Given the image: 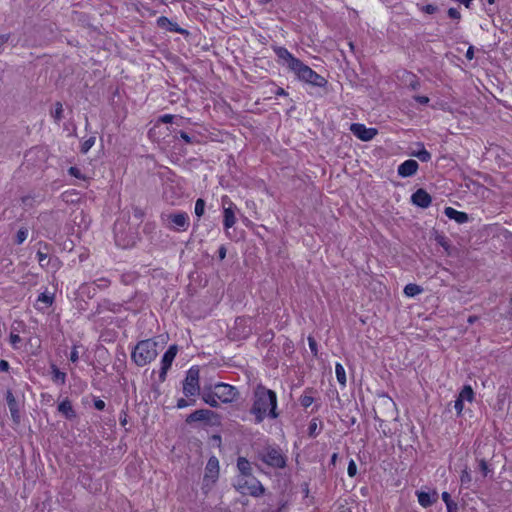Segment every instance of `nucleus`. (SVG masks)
I'll list each match as a JSON object with an SVG mask.
<instances>
[{"instance_id": "nucleus-11", "label": "nucleus", "mask_w": 512, "mask_h": 512, "mask_svg": "<svg viewBox=\"0 0 512 512\" xmlns=\"http://www.w3.org/2000/svg\"><path fill=\"white\" fill-rule=\"evenodd\" d=\"M411 201L420 208H428L431 205L432 197L426 190L419 188L412 194Z\"/></svg>"}, {"instance_id": "nucleus-54", "label": "nucleus", "mask_w": 512, "mask_h": 512, "mask_svg": "<svg viewBox=\"0 0 512 512\" xmlns=\"http://www.w3.org/2000/svg\"><path fill=\"white\" fill-rule=\"evenodd\" d=\"M179 136L182 140H184L187 144L193 143L192 138L184 131L179 132Z\"/></svg>"}, {"instance_id": "nucleus-4", "label": "nucleus", "mask_w": 512, "mask_h": 512, "mask_svg": "<svg viewBox=\"0 0 512 512\" xmlns=\"http://www.w3.org/2000/svg\"><path fill=\"white\" fill-rule=\"evenodd\" d=\"M160 219L162 225L175 232H185L188 230L190 225L189 216L183 211L162 213Z\"/></svg>"}, {"instance_id": "nucleus-5", "label": "nucleus", "mask_w": 512, "mask_h": 512, "mask_svg": "<svg viewBox=\"0 0 512 512\" xmlns=\"http://www.w3.org/2000/svg\"><path fill=\"white\" fill-rule=\"evenodd\" d=\"M292 72L295 73L299 80L309 83L313 86L324 87L327 84V80L323 76L315 72L302 61L298 63Z\"/></svg>"}, {"instance_id": "nucleus-63", "label": "nucleus", "mask_w": 512, "mask_h": 512, "mask_svg": "<svg viewBox=\"0 0 512 512\" xmlns=\"http://www.w3.org/2000/svg\"><path fill=\"white\" fill-rule=\"evenodd\" d=\"M441 497H442V500L445 502V504H447L448 502H450L452 500L450 494L446 491H444L442 493Z\"/></svg>"}, {"instance_id": "nucleus-46", "label": "nucleus", "mask_w": 512, "mask_h": 512, "mask_svg": "<svg viewBox=\"0 0 512 512\" xmlns=\"http://www.w3.org/2000/svg\"><path fill=\"white\" fill-rule=\"evenodd\" d=\"M436 240H437V243H438L440 246H442L445 250H448V249H449L450 245H449V242H448V240H447V238H446V237H444V236H438V237L436 238Z\"/></svg>"}, {"instance_id": "nucleus-7", "label": "nucleus", "mask_w": 512, "mask_h": 512, "mask_svg": "<svg viewBox=\"0 0 512 512\" xmlns=\"http://www.w3.org/2000/svg\"><path fill=\"white\" fill-rule=\"evenodd\" d=\"M183 393L186 397L200 394L199 368L197 366H193L187 371L183 381Z\"/></svg>"}, {"instance_id": "nucleus-27", "label": "nucleus", "mask_w": 512, "mask_h": 512, "mask_svg": "<svg viewBox=\"0 0 512 512\" xmlns=\"http://www.w3.org/2000/svg\"><path fill=\"white\" fill-rule=\"evenodd\" d=\"M52 380L59 382L61 385L65 384L66 374L60 371L55 365H52Z\"/></svg>"}, {"instance_id": "nucleus-25", "label": "nucleus", "mask_w": 512, "mask_h": 512, "mask_svg": "<svg viewBox=\"0 0 512 512\" xmlns=\"http://www.w3.org/2000/svg\"><path fill=\"white\" fill-rule=\"evenodd\" d=\"M422 291H423V288L414 283L407 284L404 288V293L408 297H414V296L422 293Z\"/></svg>"}, {"instance_id": "nucleus-3", "label": "nucleus", "mask_w": 512, "mask_h": 512, "mask_svg": "<svg viewBox=\"0 0 512 512\" xmlns=\"http://www.w3.org/2000/svg\"><path fill=\"white\" fill-rule=\"evenodd\" d=\"M257 456L263 463L272 468L283 469L287 465V457L275 445L265 446L262 450L258 451Z\"/></svg>"}, {"instance_id": "nucleus-18", "label": "nucleus", "mask_w": 512, "mask_h": 512, "mask_svg": "<svg viewBox=\"0 0 512 512\" xmlns=\"http://www.w3.org/2000/svg\"><path fill=\"white\" fill-rule=\"evenodd\" d=\"M202 400L213 408L219 407V400L216 395H214V387L213 386H205L201 393Z\"/></svg>"}, {"instance_id": "nucleus-35", "label": "nucleus", "mask_w": 512, "mask_h": 512, "mask_svg": "<svg viewBox=\"0 0 512 512\" xmlns=\"http://www.w3.org/2000/svg\"><path fill=\"white\" fill-rule=\"evenodd\" d=\"M301 406L308 408L314 401V398L309 395H302L299 399Z\"/></svg>"}, {"instance_id": "nucleus-38", "label": "nucleus", "mask_w": 512, "mask_h": 512, "mask_svg": "<svg viewBox=\"0 0 512 512\" xmlns=\"http://www.w3.org/2000/svg\"><path fill=\"white\" fill-rule=\"evenodd\" d=\"M472 480L471 474L468 471L467 467L462 471V474L460 476V481L462 485L469 484Z\"/></svg>"}, {"instance_id": "nucleus-41", "label": "nucleus", "mask_w": 512, "mask_h": 512, "mask_svg": "<svg viewBox=\"0 0 512 512\" xmlns=\"http://www.w3.org/2000/svg\"><path fill=\"white\" fill-rule=\"evenodd\" d=\"M347 473L350 477H354L357 474V465L353 459L348 464Z\"/></svg>"}, {"instance_id": "nucleus-13", "label": "nucleus", "mask_w": 512, "mask_h": 512, "mask_svg": "<svg viewBox=\"0 0 512 512\" xmlns=\"http://www.w3.org/2000/svg\"><path fill=\"white\" fill-rule=\"evenodd\" d=\"M216 416L215 412L209 409L195 410L186 417L185 422L191 424L194 422L210 421L212 417Z\"/></svg>"}, {"instance_id": "nucleus-32", "label": "nucleus", "mask_w": 512, "mask_h": 512, "mask_svg": "<svg viewBox=\"0 0 512 512\" xmlns=\"http://www.w3.org/2000/svg\"><path fill=\"white\" fill-rule=\"evenodd\" d=\"M95 139L96 138L94 136H91L90 138L85 140L82 143L81 148H80L81 153L86 154L91 149V147L95 144Z\"/></svg>"}, {"instance_id": "nucleus-36", "label": "nucleus", "mask_w": 512, "mask_h": 512, "mask_svg": "<svg viewBox=\"0 0 512 512\" xmlns=\"http://www.w3.org/2000/svg\"><path fill=\"white\" fill-rule=\"evenodd\" d=\"M478 467L484 477H486L488 473L491 471L487 462L484 459L479 460Z\"/></svg>"}, {"instance_id": "nucleus-26", "label": "nucleus", "mask_w": 512, "mask_h": 512, "mask_svg": "<svg viewBox=\"0 0 512 512\" xmlns=\"http://www.w3.org/2000/svg\"><path fill=\"white\" fill-rule=\"evenodd\" d=\"M463 401H473L474 399V391L470 385H465L458 396Z\"/></svg>"}, {"instance_id": "nucleus-6", "label": "nucleus", "mask_w": 512, "mask_h": 512, "mask_svg": "<svg viewBox=\"0 0 512 512\" xmlns=\"http://www.w3.org/2000/svg\"><path fill=\"white\" fill-rule=\"evenodd\" d=\"M234 487L241 494H249L253 497H260L265 493V487L255 477L238 478Z\"/></svg>"}, {"instance_id": "nucleus-55", "label": "nucleus", "mask_w": 512, "mask_h": 512, "mask_svg": "<svg viewBox=\"0 0 512 512\" xmlns=\"http://www.w3.org/2000/svg\"><path fill=\"white\" fill-rule=\"evenodd\" d=\"M79 359V356H78V351H77V347L74 346L71 353H70V360L75 363L77 362Z\"/></svg>"}, {"instance_id": "nucleus-50", "label": "nucleus", "mask_w": 512, "mask_h": 512, "mask_svg": "<svg viewBox=\"0 0 512 512\" xmlns=\"http://www.w3.org/2000/svg\"><path fill=\"white\" fill-rule=\"evenodd\" d=\"M446 507H447V512H458V505L456 502H454L453 500H451L450 502H448L446 504Z\"/></svg>"}, {"instance_id": "nucleus-44", "label": "nucleus", "mask_w": 512, "mask_h": 512, "mask_svg": "<svg viewBox=\"0 0 512 512\" xmlns=\"http://www.w3.org/2000/svg\"><path fill=\"white\" fill-rule=\"evenodd\" d=\"M68 173L71 175V176H74L78 179H83V175L81 173V171L77 168V167H70L69 170H68Z\"/></svg>"}, {"instance_id": "nucleus-16", "label": "nucleus", "mask_w": 512, "mask_h": 512, "mask_svg": "<svg viewBox=\"0 0 512 512\" xmlns=\"http://www.w3.org/2000/svg\"><path fill=\"white\" fill-rule=\"evenodd\" d=\"M157 26L161 29H166L171 32H176L182 35H188L189 32L178 26L177 23L172 22L165 16H161L157 19Z\"/></svg>"}, {"instance_id": "nucleus-51", "label": "nucleus", "mask_w": 512, "mask_h": 512, "mask_svg": "<svg viewBox=\"0 0 512 512\" xmlns=\"http://www.w3.org/2000/svg\"><path fill=\"white\" fill-rule=\"evenodd\" d=\"M105 406H106V404H105V402L103 400H101V399H95L94 400V407H95V409H97L99 411H102V410H104Z\"/></svg>"}, {"instance_id": "nucleus-48", "label": "nucleus", "mask_w": 512, "mask_h": 512, "mask_svg": "<svg viewBox=\"0 0 512 512\" xmlns=\"http://www.w3.org/2000/svg\"><path fill=\"white\" fill-rule=\"evenodd\" d=\"M464 401L460 399L459 397L455 400L454 408L457 411V414H461L463 407H464Z\"/></svg>"}, {"instance_id": "nucleus-2", "label": "nucleus", "mask_w": 512, "mask_h": 512, "mask_svg": "<svg viewBox=\"0 0 512 512\" xmlns=\"http://www.w3.org/2000/svg\"><path fill=\"white\" fill-rule=\"evenodd\" d=\"M157 355V343L153 339H146L137 343L131 353V359L137 366L143 367L152 362Z\"/></svg>"}, {"instance_id": "nucleus-64", "label": "nucleus", "mask_w": 512, "mask_h": 512, "mask_svg": "<svg viewBox=\"0 0 512 512\" xmlns=\"http://www.w3.org/2000/svg\"><path fill=\"white\" fill-rule=\"evenodd\" d=\"M9 37V34L0 35V47H2L9 40Z\"/></svg>"}, {"instance_id": "nucleus-23", "label": "nucleus", "mask_w": 512, "mask_h": 512, "mask_svg": "<svg viewBox=\"0 0 512 512\" xmlns=\"http://www.w3.org/2000/svg\"><path fill=\"white\" fill-rule=\"evenodd\" d=\"M58 411L69 420L74 419L76 417V412L68 399L63 400L58 405Z\"/></svg>"}, {"instance_id": "nucleus-17", "label": "nucleus", "mask_w": 512, "mask_h": 512, "mask_svg": "<svg viewBox=\"0 0 512 512\" xmlns=\"http://www.w3.org/2000/svg\"><path fill=\"white\" fill-rule=\"evenodd\" d=\"M417 496L419 504L424 508L430 507L438 499V493L435 490L432 492L420 491L417 492Z\"/></svg>"}, {"instance_id": "nucleus-40", "label": "nucleus", "mask_w": 512, "mask_h": 512, "mask_svg": "<svg viewBox=\"0 0 512 512\" xmlns=\"http://www.w3.org/2000/svg\"><path fill=\"white\" fill-rule=\"evenodd\" d=\"M195 402H196L195 399H191L190 401H188L184 398H180V399H178L176 406H177V408L182 409L187 406L194 405Z\"/></svg>"}, {"instance_id": "nucleus-10", "label": "nucleus", "mask_w": 512, "mask_h": 512, "mask_svg": "<svg viewBox=\"0 0 512 512\" xmlns=\"http://www.w3.org/2000/svg\"><path fill=\"white\" fill-rule=\"evenodd\" d=\"M350 131L362 141H370L378 133L375 128H367L364 124L360 123L351 124Z\"/></svg>"}, {"instance_id": "nucleus-53", "label": "nucleus", "mask_w": 512, "mask_h": 512, "mask_svg": "<svg viewBox=\"0 0 512 512\" xmlns=\"http://www.w3.org/2000/svg\"><path fill=\"white\" fill-rule=\"evenodd\" d=\"M414 100L422 105L429 103L430 99L427 96H414Z\"/></svg>"}, {"instance_id": "nucleus-61", "label": "nucleus", "mask_w": 512, "mask_h": 512, "mask_svg": "<svg viewBox=\"0 0 512 512\" xmlns=\"http://www.w3.org/2000/svg\"><path fill=\"white\" fill-rule=\"evenodd\" d=\"M120 424L122 426H125L127 424V414L126 412L122 411L119 418Z\"/></svg>"}, {"instance_id": "nucleus-52", "label": "nucleus", "mask_w": 512, "mask_h": 512, "mask_svg": "<svg viewBox=\"0 0 512 512\" xmlns=\"http://www.w3.org/2000/svg\"><path fill=\"white\" fill-rule=\"evenodd\" d=\"M170 368L169 367H165V366H162L161 365V369H160V372H159V379L161 382L165 381L166 379V375H167V372Z\"/></svg>"}, {"instance_id": "nucleus-28", "label": "nucleus", "mask_w": 512, "mask_h": 512, "mask_svg": "<svg viewBox=\"0 0 512 512\" xmlns=\"http://www.w3.org/2000/svg\"><path fill=\"white\" fill-rule=\"evenodd\" d=\"M335 374H336V378H337L338 382L342 386H345V384H346V373H345L344 367L340 363H337L336 366H335Z\"/></svg>"}, {"instance_id": "nucleus-19", "label": "nucleus", "mask_w": 512, "mask_h": 512, "mask_svg": "<svg viewBox=\"0 0 512 512\" xmlns=\"http://www.w3.org/2000/svg\"><path fill=\"white\" fill-rule=\"evenodd\" d=\"M444 214L451 220H455L458 224H464L469 221V215L465 212L458 211L452 207H446Z\"/></svg>"}, {"instance_id": "nucleus-21", "label": "nucleus", "mask_w": 512, "mask_h": 512, "mask_svg": "<svg viewBox=\"0 0 512 512\" xmlns=\"http://www.w3.org/2000/svg\"><path fill=\"white\" fill-rule=\"evenodd\" d=\"M237 468L240 472V478H249L252 476V467L251 463L245 457H238L237 459Z\"/></svg>"}, {"instance_id": "nucleus-9", "label": "nucleus", "mask_w": 512, "mask_h": 512, "mask_svg": "<svg viewBox=\"0 0 512 512\" xmlns=\"http://www.w3.org/2000/svg\"><path fill=\"white\" fill-rule=\"evenodd\" d=\"M222 205H223V225H224V228L226 230H228L236 222V217H235L236 206L228 198V196L222 197Z\"/></svg>"}, {"instance_id": "nucleus-39", "label": "nucleus", "mask_w": 512, "mask_h": 512, "mask_svg": "<svg viewBox=\"0 0 512 512\" xmlns=\"http://www.w3.org/2000/svg\"><path fill=\"white\" fill-rule=\"evenodd\" d=\"M317 420L316 419H312L310 424H309V427H308V434L310 437H315L317 436Z\"/></svg>"}, {"instance_id": "nucleus-60", "label": "nucleus", "mask_w": 512, "mask_h": 512, "mask_svg": "<svg viewBox=\"0 0 512 512\" xmlns=\"http://www.w3.org/2000/svg\"><path fill=\"white\" fill-rule=\"evenodd\" d=\"M97 286L101 289L107 288L109 286V281L106 279H99L97 281Z\"/></svg>"}, {"instance_id": "nucleus-56", "label": "nucleus", "mask_w": 512, "mask_h": 512, "mask_svg": "<svg viewBox=\"0 0 512 512\" xmlns=\"http://www.w3.org/2000/svg\"><path fill=\"white\" fill-rule=\"evenodd\" d=\"M227 249L224 245H221L218 249V257L220 260H224L226 257Z\"/></svg>"}, {"instance_id": "nucleus-24", "label": "nucleus", "mask_w": 512, "mask_h": 512, "mask_svg": "<svg viewBox=\"0 0 512 512\" xmlns=\"http://www.w3.org/2000/svg\"><path fill=\"white\" fill-rule=\"evenodd\" d=\"M177 352H178L177 345H171L168 348V350L164 353L162 360H161V365L170 368L174 358L176 357Z\"/></svg>"}, {"instance_id": "nucleus-57", "label": "nucleus", "mask_w": 512, "mask_h": 512, "mask_svg": "<svg viewBox=\"0 0 512 512\" xmlns=\"http://www.w3.org/2000/svg\"><path fill=\"white\" fill-rule=\"evenodd\" d=\"M21 341V338L18 334H14V333H11L10 334V342L12 345H16L17 343H19Z\"/></svg>"}, {"instance_id": "nucleus-49", "label": "nucleus", "mask_w": 512, "mask_h": 512, "mask_svg": "<svg viewBox=\"0 0 512 512\" xmlns=\"http://www.w3.org/2000/svg\"><path fill=\"white\" fill-rule=\"evenodd\" d=\"M422 10L428 14H434L435 12H437L438 7L433 4H428V5L424 6L422 8Z\"/></svg>"}, {"instance_id": "nucleus-20", "label": "nucleus", "mask_w": 512, "mask_h": 512, "mask_svg": "<svg viewBox=\"0 0 512 512\" xmlns=\"http://www.w3.org/2000/svg\"><path fill=\"white\" fill-rule=\"evenodd\" d=\"M6 401H7V405L9 407L13 421L15 423H19L20 414H19L18 404H17V401H16L13 393L10 390H8L6 393Z\"/></svg>"}, {"instance_id": "nucleus-29", "label": "nucleus", "mask_w": 512, "mask_h": 512, "mask_svg": "<svg viewBox=\"0 0 512 512\" xmlns=\"http://www.w3.org/2000/svg\"><path fill=\"white\" fill-rule=\"evenodd\" d=\"M55 109L51 112V116L56 122H60L63 118V105L61 102L55 103Z\"/></svg>"}, {"instance_id": "nucleus-42", "label": "nucleus", "mask_w": 512, "mask_h": 512, "mask_svg": "<svg viewBox=\"0 0 512 512\" xmlns=\"http://www.w3.org/2000/svg\"><path fill=\"white\" fill-rule=\"evenodd\" d=\"M38 301L39 302H43L47 305H51L53 303V297L52 296H49L47 295L46 293H41L39 296H38Z\"/></svg>"}, {"instance_id": "nucleus-33", "label": "nucleus", "mask_w": 512, "mask_h": 512, "mask_svg": "<svg viewBox=\"0 0 512 512\" xmlns=\"http://www.w3.org/2000/svg\"><path fill=\"white\" fill-rule=\"evenodd\" d=\"M409 77L410 81L408 87L411 88L412 90H418L420 88V81L417 78V76L414 74H409Z\"/></svg>"}, {"instance_id": "nucleus-31", "label": "nucleus", "mask_w": 512, "mask_h": 512, "mask_svg": "<svg viewBox=\"0 0 512 512\" xmlns=\"http://www.w3.org/2000/svg\"><path fill=\"white\" fill-rule=\"evenodd\" d=\"M414 156H416L422 162H428L431 160V153L425 148H422L418 152L414 153Z\"/></svg>"}, {"instance_id": "nucleus-45", "label": "nucleus", "mask_w": 512, "mask_h": 512, "mask_svg": "<svg viewBox=\"0 0 512 512\" xmlns=\"http://www.w3.org/2000/svg\"><path fill=\"white\" fill-rule=\"evenodd\" d=\"M177 118L176 116L174 115H171V114H165V115H162L159 117L158 119V122H162V123H173V120Z\"/></svg>"}, {"instance_id": "nucleus-12", "label": "nucleus", "mask_w": 512, "mask_h": 512, "mask_svg": "<svg viewBox=\"0 0 512 512\" xmlns=\"http://www.w3.org/2000/svg\"><path fill=\"white\" fill-rule=\"evenodd\" d=\"M275 54L279 59L283 60L289 70L293 71L298 63L301 61L298 58H295L286 48L284 47H275Z\"/></svg>"}, {"instance_id": "nucleus-62", "label": "nucleus", "mask_w": 512, "mask_h": 512, "mask_svg": "<svg viewBox=\"0 0 512 512\" xmlns=\"http://www.w3.org/2000/svg\"><path fill=\"white\" fill-rule=\"evenodd\" d=\"M122 226H123V224L120 222H116L114 225V233H115L116 239L118 238V233L122 229Z\"/></svg>"}, {"instance_id": "nucleus-30", "label": "nucleus", "mask_w": 512, "mask_h": 512, "mask_svg": "<svg viewBox=\"0 0 512 512\" xmlns=\"http://www.w3.org/2000/svg\"><path fill=\"white\" fill-rule=\"evenodd\" d=\"M205 201L202 198H198L195 203V214L198 218L202 217L205 212Z\"/></svg>"}, {"instance_id": "nucleus-59", "label": "nucleus", "mask_w": 512, "mask_h": 512, "mask_svg": "<svg viewBox=\"0 0 512 512\" xmlns=\"http://www.w3.org/2000/svg\"><path fill=\"white\" fill-rule=\"evenodd\" d=\"M465 57L468 60H472L474 58V47L473 46H469V48L466 51Z\"/></svg>"}, {"instance_id": "nucleus-58", "label": "nucleus", "mask_w": 512, "mask_h": 512, "mask_svg": "<svg viewBox=\"0 0 512 512\" xmlns=\"http://www.w3.org/2000/svg\"><path fill=\"white\" fill-rule=\"evenodd\" d=\"M10 368L9 363L6 360H0V371L7 372Z\"/></svg>"}, {"instance_id": "nucleus-15", "label": "nucleus", "mask_w": 512, "mask_h": 512, "mask_svg": "<svg viewBox=\"0 0 512 512\" xmlns=\"http://www.w3.org/2000/svg\"><path fill=\"white\" fill-rule=\"evenodd\" d=\"M418 167H419V165H418L417 161H415L413 159H409V160H406L403 163H401L398 166L397 171L401 177L406 178V177H411L414 174H416Z\"/></svg>"}, {"instance_id": "nucleus-43", "label": "nucleus", "mask_w": 512, "mask_h": 512, "mask_svg": "<svg viewBox=\"0 0 512 512\" xmlns=\"http://www.w3.org/2000/svg\"><path fill=\"white\" fill-rule=\"evenodd\" d=\"M308 344H309V348H310L311 352L316 356L317 352H318L316 340L313 337L309 336Z\"/></svg>"}, {"instance_id": "nucleus-14", "label": "nucleus", "mask_w": 512, "mask_h": 512, "mask_svg": "<svg viewBox=\"0 0 512 512\" xmlns=\"http://www.w3.org/2000/svg\"><path fill=\"white\" fill-rule=\"evenodd\" d=\"M219 475V461L215 456H212L205 467L204 481L211 480L215 482Z\"/></svg>"}, {"instance_id": "nucleus-47", "label": "nucleus", "mask_w": 512, "mask_h": 512, "mask_svg": "<svg viewBox=\"0 0 512 512\" xmlns=\"http://www.w3.org/2000/svg\"><path fill=\"white\" fill-rule=\"evenodd\" d=\"M447 13L448 16L452 19L459 20L461 18V14L456 8H449Z\"/></svg>"}, {"instance_id": "nucleus-8", "label": "nucleus", "mask_w": 512, "mask_h": 512, "mask_svg": "<svg viewBox=\"0 0 512 512\" xmlns=\"http://www.w3.org/2000/svg\"><path fill=\"white\" fill-rule=\"evenodd\" d=\"M214 395L222 403H232L239 397V391L235 386L223 382L216 383L214 386Z\"/></svg>"}, {"instance_id": "nucleus-37", "label": "nucleus", "mask_w": 512, "mask_h": 512, "mask_svg": "<svg viewBox=\"0 0 512 512\" xmlns=\"http://www.w3.org/2000/svg\"><path fill=\"white\" fill-rule=\"evenodd\" d=\"M27 235H28L27 229L18 230V232L16 234V243L22 244L26 240Z\"/></svg>"}, {"instance_id": "nucleus-34", "label": "nucleus", "mask_w": 512, "mask_h": 512, "mask_svg": "<svg viewBox=\"0 0 512 512\" xmlns=\"http://www.w3.org/2000/svg\"><path fill=\"white\" fill-rule=\"evenodd\" d=\"M133 210V217L136 219V221L141 222L143 217L145 216V212L140 207L134 206L132 207Z\"/></svg>"}, {"instance_id": "nucleus-22", "label": "nucleus", "mask_w": 512, "mask_h": 512, "mask_svg": "<svg viewBox=\"0 0 512 512\" xmlns=\"http://www.w3.org/2000/svg\"><path fill=\"white\" fill-rule=\"evenodd\" d=\"M36 257H37V260L40 264L41 267H48V266H52V268H57L58 267V259L57 258H48V253L47 252H43L42 250H38L37 251V254H36Z\"/></svg>"}, {"instance_id": "nucleus-1", "label": "nucleus", "mask_w": 512, "mask_h": 512, "mask_svg": "<svg viewBox=\"0 0 512 512\" xmlns=\"http://www.w3.org/2000/svg\"><path fill=\"white\" fill-rule=\"evenodd\" d=\"M251 414L255 416V422L261 423L266 416L275 419L277 413V396L273 390L258 384L253 392V404L250 409Z\"/></svg>"}]
</instances>
